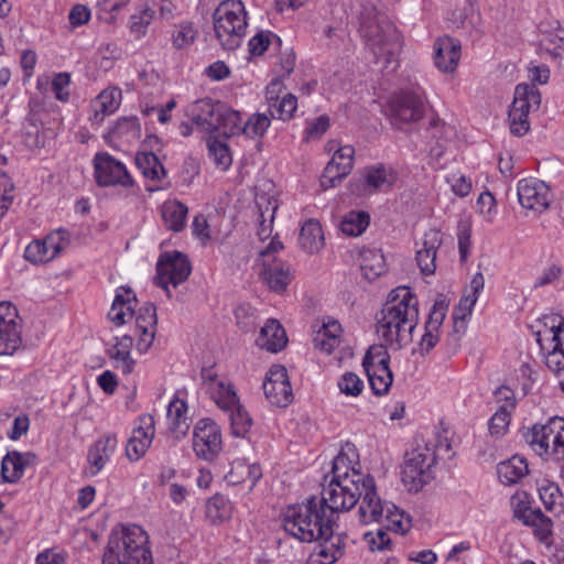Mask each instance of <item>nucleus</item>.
<instances>
[{
  "mask_svg": "<svg viewBox=\"0 0 564 564\" xmlns=\"http://www.w3.org/2000/svg\"><path fill=\"white\" fill-rule=\"evenodd\" d=\"M118 440L116 434H106L97 440L88 451L89 474L97 475L115 453Z\"/></svg>",
  "mask_w": 564,
  "mask_h": 564,
  "instance_id": "26",
  "label": "nucleus"
},
{
  "mask_svg": "<svg viewBox=\"0 0 564 564\" xmlns=\"http://www.w3.org/2000/svg\"><path fill=\"white\" fill-rule=\"evenodd\" d=\"M485 279L481 272H477L469 284V292L462 296L455 312L454 325L457 327L459 322H464L467 316L471 314L473 307L476 304L479 293L484 290Z\"/></svg>",
  "mask_w": 564,
  "mask_h": 564,
  "instance_id": "31",
  "label": "nucleus"
},
{
  "mask_svg": "<svg viewBox=\"0 0 564 564\" xmlns=\"http://www.w3.org/2000/svg\"><path fill=\"white\" fill-rule=\"evenodd\" d=\"M364 541L371 552L388 550L391 540L383 529H378L376 532H367L364 534Z\"/></svg>",
  "mask_w": 564,
  "mask_h": 564,
  "instance_id": "59",
  "label": "nucleus"
},
{
  "mask_svg": "<svg viewBox=\"0 0 564 564\" xmlns=\"http://www.w3.org/2000/svg\"><path fill=\"white\" fill-rule=\"evenodd\" d=\"M132 345L133 338L130 335H123L116 337V344L107 351L113 367L123 375H130L134 369L135 361L131 357Z\"/></svg>",
  "mask_w": 564,
  "mask_h": 564,
  "instance_id": "29",
  "label": "nucleus"
},
{
  "mask_svg": "<svg viewBox=\"0 0 564 564\" xmlns=\"http://www.w3.org/2000/svg\"><path fill=\"white\" fill-rule=\"evenodd\" d=\"M229 415L231 434L236 437H245L251 429L252 419L246 409L238 402L232 410L226 411Z\"/></svg>",
  "mask_w": 564,
  "mask_h": 564,
  "instance_id": "46",
  "label": "nucleus"
},
{
  "mask_svg": "<svg viewBox=\"0 0 564 564\" xmlns=\"http://www.w3.org/2000/svg\"><path fill=\"white\" fill-rule=\"evenodd\" d=\"M436 464V452L429 444L417 445L405 454L402 468V481L410 491H420L429 484L434 475L433 467Z\"/></svg>",
  "mask_w": 564,
  "mask_h": 564,
  "instance_id": "8",
  "label": "nucleus"
},
{
  "mask_svg": "<svg viewBox=\"0 0 564 564\" xmlns=\"http://www.w3.org/2000/svg\"><path fill=\"white\" fill-rule=\"evenodd\" d=\"M24 258L33 264H41L53 260L54 252H48L41 240H34L25 248Z\"/></svg>",
  "mask_w": 564,
  "mask_h": 564,
  "instance_id": "53",
  "label": "nucleus"
},
{
  "mask_svg": "<svg viewBox=\"0 0 564 564\" xmlns=\"http://www.w3.org/2000/svg\"><path fill=\"white\" fill-rule=\"evenodd\" d=\"M70 84V76L68 73H58L55 75L52 82V89L55 94V97L61 101H66L68 99V91L66 90Z\"/></svg>",
  "mask_w": 564,
  "mask_h": 564,
  "instance_id": "63",
  "label": "nucleus"
},
{
  "mask_svg": "<svg viewBox=\"0 0 564 564\" xmlns=\"http://www.w3.org/2000/svg\"><path fill=\"white\" fill-rule=\"evenodd\" d=\"M260 276L270 290L276 293L285 291L292 280L290 265L285 262L272 258V260H263Z\"/></svg>",
  "mask_w": 564,
  "mask_h": 564,
  "instance_id": "23",
  "label": "nucleus"
},
{
  "mask_svg": "<svg viewBox=\"0 0 564 564\" xmlns=\"http://www.w3.org/2000/svg\"><path fill=\"white\" fill-rule=\"evenodd\" d=\"M540 499L543 502L545 509L550 512L561 513L562 507V494L560 488L555 484H546L539 488Z\"/></svg>",
  "mask_w": 564,
  "mask_h": 564,
  "instance_id": "50",
  "label": "nucleus"
},
{
  "mask_svg": "<svg viewBox=\"0 0 564 564\" xmlns=\"http://www.w3.org/2000/svg\"><path fill=\"white\" fill-rule=\"evenodd\" d=\"M360 499L361 501L358 509L360 521L366 524L372 522L383 523V517L387 513L386 507L392 503H383L381 501L377 494L375 479L371 475L370 482H366Z\"/></svg>",
  "mask_w": 564,
  "mask_h": 564,
  "instance_id": "19",
  "label": "nucleus"
},
{
  "mask_svg": "<svg viewBox=\"0 0 564 564\" xmlns=\"http://www.w3.org/2000/svg\"><path fill=\"white\" fill-rule=\"evenodd\" d=\"M134 316L135 329L139 336L137 349L144 354L150 349L155 337L158 327L156 307L152 303H147L137 313L134 312Z\"/></svg>",
  "mask_w": 564,
  "mask_h": 564,
  "instance_id": "20",
  "label": "nucleus"
},
{
  "mask_svg": "<svg viewBox=\"0 0 564 564\" xmlns=\"http://www.w3.org/2000/svg\"><path fill=\"white\" fill-rule=\"evenodd\" d=\"M510 412L506 409H498L491 416L488 429L492 436L500 437L507 432L510 424Z\"/></svg>",
  "mask_w": 564,
  "mask_h": 564,
  "instance_id": "57",
  "label": "nucleus"
},
{
  "mask_svg": "<svg viewBox=\"0 0 564 564\" xmlns=\"http://www.w3.org/2000/svg\"><path fill=\"white\" fill-rule=\"evenodd\" d=\"M446 311L447 304L443 300L435 301L430 311L425 326L432 328V330H440L445 319Z\"/></svg>",
  "mask_w": 564,
  "mask_h": 564,
  "instance_id": "60",
  "label": "nucleus"
},
{
  "mask_svg": "<svg viewBox=\"0 0 564 564\" xmlns=\"http://www.w3.org/2000/svg\"><path fill=\"white\" fill-rule=\"evenodd\" d=\"M338 389L347 397H358L364 390V381L351 371L345 372L337 382Z\"/></svg>",
  "mask_w": 564,
  "mask_h": 564,
  "instance_id": "55",
  "label": "nucleus"
},
{
  "mask_svg": "<svg viewBox=\"0 0 564 564\" xmlns=\"http://www.w3.org/2000/svg\"><path fill=\"white\" fill-rule=\"evenodd\" d=\"M511 505L514 517L521 520L523 523H525L527 520L530 518V512H534V509H532L529 506L527 495L524 492L516 494L514 496H512Z\"/></svg>",
  "mask_w": 564,
  "mask_h": 564,
  "instance_id": "61",
  "label": "nucleus"
},
{
  "mask_svg": "<svg viewBox=\"0 0 564 564\" xmlns=\"http://www.w3.org/2000/svg\"><path fill=\"white\" fill-rule=\"evenodd\" d=\"M336 517L316 497L306 502L289 506L282 514L285 532L303 543H319L318 556L332 564L344 553L341 536H334Z\"/></svg>",
  "mask_w": 564,
  "mask_h": 564,
  "instance_id": "1",
  "label": "nucleus"
},
{
  "mask_svg": "<svg viewBox=\"0 0 564 564\" xmlns=\"http://www.w3.org/2000/svg\"><path fill=\"white\" fill-rule=\"evenodd\" d=\"M440 340V330H432L430 327H424V334L419 343V352L422 356L429 355Z\"/></svg>",
  "mask_w": 564,
  "mask_h": 564,
  "instance_id": "64",
  "label": "nucleus"
},
{
  "mask_svg": "<svg viewBox=\"0 0 564 564\" xmlns=\"http://www.w3.org/2000/svg\"><path fill=\"white\" fill-rule=\"evenodd\" d=\"M442 245L441 232L435 228H430L424 234L422 248L416 251V262L424 275H431L435 272L436 252Z\"/></svg>",
  "mask_w": 564,
  "mask_h": 564,
  "instance_id": "25",
  "label": "nucleus"
},
{
  "mask_svg": "<svg viewBox=\"0 0 564 564\" xmlns=\"http://www.w3.org/2000/svg\"><path fill=\"white\" fill-rule=\"evenodd\" d=\"M525 442L541 457L564 462V419L551 417L545 424H534L524 433Z\"/></svg>",
  "mask_w": 564,
  "mask_h": 564,
  "instance_id": "7",
  "label": "nucleus"
},
{
  "mask_svg": "<svg viewBox=\"0 0 564 564\" xmlns=\"http://www.w3.org/2000/svg\"><path fill=\"white\" fill-rule=\"evenodd\" d=\"M386 508L387 513L383 517L386 529L400 534L406 533L411 528L410 518L394 505L387 506Z\"/></svg>",
  "mask_w": 564,
  "mask_h": 564,
  "instance_id": "47",
  "label": "nucleus"
},
{
  "mask_svg": "<svg viewBox=\"0 0 564 564\" xmlns=\"http://www.w3.org/2000/svg\"><path fill=\"white\" fill-rule=\"evenodd\" d=\"M154 18V10L148 6L130 17V30L138 36L144 35Z\"/></svg>",
  "mask_w": 564,
  "mask_h": 564,
  "instance_id": "52",
  "label": "nucleus"
},
{
  "mask_svg": "<svg viewBox=\"0 0 564 564\" xmlns=\"http://www.w3.org/2000/svg\"><path fill=\"white\" fill-rule=\"evenodd\" d=\"M498 477L505 485H513L521 480L529 473V466L523 457L512 456L498 465Z\"/></svg>",
  "mask_w": 564,
  "mask_h": 564,
  "instance_id": "35",
  "label": "nucleus"
},
{
  "mask_svg": "<svg viewBox=\"0 0 564 564\" xmlns=\"http://www.w3.org/2000/svg\"><path fill=\"white\" fill-rule=\"evenodd\" d=\"M210 98H204L192 102L186 110L191 120L204 132H214L217 124L218 105Z\"/></svg>",
  "mask_w": 564,
  "mask_h": 564,
  "instance_id": "24",
  "label": "nucleus"
},
{
  "mask_svg": "<svg viewBox=\"0 0 564 564\" xmlns=\"http://www.w3.org/2000/svg\"><path fill=\"white\" fill-rule=\"evenodd\" d=\"M137 304V296L130 288L121 286L117 292L108 318L116 326L124 325L129 319L134 316V306Z\"/></svg>",
  "mask_w": 564,
  "mask_h": 564,
  "instance_id": "27",
  "label": "nucleus"
},
{
  "mask_svg": "<svg viewBox=\"0 0 564 564\" xmlns=\"http://www.w3.org/2000/svg\"><path fill=\"white\" fill-rule=\"evenodd\" d=\"M435 66L444 73H453L460 59V42L457 39L445 35L435 42Z\"/></svg>",
  "mask_w": 564,
  "mask_h": 564,
  "instance_id": "22",
  "label": "nucleus"
},
{
  "mask_svg": "<svg viewBox=\"0 0 564 564\" xmlns=\"http://www.w3.org/2000/svg\"><path fill=\"white\" fill-rule=\"evenodd\" d=\"M139 425L133 429L126 446V455L130 462L141 459L152 444L155 434V421L151 414H142Z\"/></svg>",
  "mask_w": 564,
  "mask_h": 564,
  "instance_id": "18",
  "label": "nucleus"
},
{
  "mask_svg": "<svg viewBox=\"0 0 564 564\" xmlns=\"http://www.w3.org/2000/svg\"><path fill=\"white\" fill-rule=\"evenodd\" d=\"M148 535L139 525L123 528L121 536H112L102 557V564H151L147 546Z\"/></svg>",
  "mask_w": 564,
  "mask_h": 564,
  "instance_id": "5",
  "label": "nucleus"
},
{
  "mask_svg": "<svg viewBox=\"0 0 564 564\" xmlns=\"http://www.w3.org/2000/svg\"><path fill=\"white\" fill-rule=\"evenodd\" d=\"M390 356L382 347H370L362 360L371 390L377 395L387 393L392 384L393 376L389 368Z\"/></svg>",
  "mask_w": 564,
  "mask_h": 564,
  "instance_id": "11",
  "label": "nucleus"
},
{
  "mask_svg": "<svg viewBox=\"0 0 564 564\" xmlns=\"http://www.w3.org/2000/svg\"><path fill=\"white\" fill-rule=\"evenodd\" d=\"M223 446L220 427L210 419L197 422L193 434V449L200 459L212 462Z\"/></svg>",
  "mask_w": 564,
  "mask_h": 564,
  "instance_id": "13",
  "label": "nucleus"
},
{
  "mask_svg": "<svg viewBox=\"0 0 564 564\" xmlns=\"http://www.w3.org/2000/svg\"><path fill=\"white\" fill-rule=\"evenodd\" d=\"M121 91L118 88L102 90L91 104L94 120L102 121L105 116L115 112L119 107Z\"/></svg>",
  "mask_w": 564,
  "mask_h": 564,
  "instance_id": "40",
  "label": "nucleus"
},
{
  "mask_svg": "<svg viewBox=\"0 0 564 564\" xmlns=\"http://www.w3.org/2000/svg\"><path fill=\"white\" fill-rule=\"evenodd\" d=\"M286 343L285 330L276 319H268L257 338V345L270 352L282 350Z\"/></svg>",
  "mask_w": 564,
  "mask_h": 564,
  "instance_id": "30",
  "label": "nucleus"
},
{
  "mask_svg": "<svg viewBox=\"0 0 564 564\" xmlns=\"http://www.w3.org/2000/svg\"><path fill=\"white\" fill-rule=\"evenodd\" d=\"M202 376L207 392L219 409L227 411L237 405L239 398L230 383L218 380L209 370H204Z\"/></svg>",
  "mask_w": 564,
  "mask_h": 564,
  "instance_id": "21",
  "label": "nucleus"
},
{
  "mask_svg": "<svg viewBox=\"0 0 564 564\" xmlns=\"http://www.w3.org/2000/svg\"><path fill=\"white\" fill-rule=\"evenodd\" d=\"M564 332V322H560L558 325H552V341L554 346L552 350L547 352L545 357V364L547 368L556 373L564 372V350L560 348L561 339L560 334Z\"/></svg>",
  "mask_w": 564,
  "mask_h": 564,
  "instance_id": "43",
  "label": "nucleus"
},
{
  "mask_svg": "<svg viewBox=\"0 0 564 564\" xmlns=\"http://www.w3.org/2000/svg\"><path fill=\"white\" fill-rule=\"evenodd\" d=\"M270 36V32L263 31H260L254 36H252L248 43L250 54L257 56L262 55L271 43Z\"/></svg>",
  "mask_w": 564,
  "mask_h": 564,
  "instance_id": "62",
  "label": "nucleus"
},
{
  "mask_svg": "<svg viewBox=\"0 0 564 564\" xmlns=\"http://www.w3.org/2000/svg\"><path fill=\"white\" fill-rule=\"evenodd\" d=\"M518 200L529 210L544 212L551 202V191L545 182L529 177L518 183Z\"/></svg>",
  "mask_w": 564,
  "mask_h": 564,
  "instance_id": "16",
  "label": "nucleus"
},
{
  "mask_svg": "<svg viewBox=\"0 0 564 564\" xmlns=\"http://www.w3.org/2000/svg\"><path fill=\"white\" fill-rule=\"evenodd\" d=\"M360 33L383 68L397 63L401 50L400 35L390 23L378 20L373 7L366 9V14L361 13Z\"/></svg>",
  "mask_w": 564,
  "mask_h": 564,
  "instance_id": "4",
  "label": "nucleus"
},
{
  "mask_svg": "<svg viewBox=\"0 0 564 564\" xmlns=\"http://www.w3.org/2000/svg\"><path fill=\"white\" fill-rule=\"evenodd\" d=\"M271 126V118L263 112H257L242 126V133L251 139H262Z\"/></svg>",
  "mask_w": 564,
  "mask_h": 564,
  "instance_id": "48",
  "label": "nucleus"
},
{
  "mask_svg": "<svg viewBox=\"0 0 564 564\" xmlns=\"http://www.w3.org/2000/svg\"><path fill=\"white\" fill-rule=\"evenodd\" d=\"M209 155L215 164L223 171L227 170L232 162V158L227 144L214 140L208 143Z\"/></svg>",
  "mask_w": 564,
  "mask_h": 564,
  "instance_id": "54",
  "label": "nucleus"
},
{
  "mask_svg": "<svg viewBox=\"0 0 564 564\" xmlns=\"http://www.w3.org/2000/svg\"><path fill=\"white\" fill-rule=\"evenodd\" d=\"M300 247L307 253H316L324 247V234L315 219L304 223L299 237Z\"/></svg>",
  "mask_w": 564,
  "mask_h": 564,
  "instance_id": "34",
  "label": "nucleus"
},
{
  "mask_svg": "<svg viewBox=\"0 0 564 564\" xmlns=\"http://www.w3.org/2000/svg\"><path fill=\"white\" fill-rule=\"evenodd\" d=\"M22 344L19 324L0 325V355H13Z\"/></svg>",
  "mask_w": 564,
  "mask_h": 564,
  "instance_id": "44",
  "label": "nucleus"
},
{
  "mask_svg": "<svg viewBox=\"0 0 564 564\" xmlns=\"http://www.w3.org/2000/svg\"><path fill=\"white\" fill-rule=\"evenodd\" d=\"M135 164L144 177L161 181L166 172L159 158L152 152H140L135 156Z\"/></svg>",
  "mask_w": 564,
  "mask_h": 564,
  "instance_id": "42",
  "label": "nucleus"
},
{
  "mask_svg": "<svg viewBox=\"0 0 564 564\" xmlns=\"http://www.w3.org/2000/svg\"><path fill=\"white\" fill-rule=\"evenodd\" d=\"M96 182L99 186L131 187L133 180L126 166L110 154L97 153L94 158Z\"/></svg>",
  "mask_w": 564,
  "mask_h": 564,
  "instance_id": "14",
  "label": "nucleus"
},
{
  "mask_svg": "<svg viewBox=\"0 0 564 564\" xmlns=\"http://www.w3.org/2000/svg\"><path fill=\"white\" fill-rule=\"evenodd\" d=\"M364 187L368 193L384 191L392 186L395 181L394 174L390 169L379 164L366 167L362 175Z\"/></svg>",
  "mask_w": 564,
  "mask_h": 564,
  "instance_id": "32",
  "label": "nucleus"
},
{
  "mask_svg": "<svg viewBox=\"0 0 564 564\" xmlns=\"http://www.w3.org/2000/svg\"><path fill=\"white\" fill-rule=\"evenodd\" d=\"M360 270L367 280H375L386 271L384 256L380 249L365 248L360 251Z\"/></svg>",
  "mask_w": 564,
  "mask_h": 564,
  "instance_id": "36",
  "label": "nucleus"
},
{
  "mask_svg": "<svg viewBox=\"0 0 564 564\" xmlns=\"http://www.w3.org/2000/svg\"><path fill=\"white\" fill-rule=\"evenodd\" d=\"M530 514L524 524L533 527L535 535L541 541H546L552 533V520L544 516L540 509H534V512H530Z\"/></svg>",
  "mask_w": 564,
  "mask_h": 564,
  "instance_id": "51",
  "label": "nucleus"
},
{
  "mask_svg": "<svg viewBox=\"0 0 564 564\" xmlns=\"http://www.w3.org/2000/svg\"><path fill=\"white\" fill-rule=\"evenodd\" d=\"M541 94L534 85L519 84L509 110L508 120L513 135L522 137L530 130L529 113L539 109Z\"/></svg>",
  "mask_w": 564,
  "mask_h": 564,
  "instance_id": "9",
  "label": "nucleus"
},
{
  "mask_svg": "<svg viewBox=\"0 0 564 564\" xmlns=\"http://www.w3.org/2000/svg\"><path fill=\"white\" fill-rule=\"evenodd\" d=\"M358 454L354 446L347 445L334 458L332 479L327 487L323 488L319 500L334 512L348 511L356 506L362 496L366 482H370V475L364 474L356 466Z\"/></svg>",
  "mask_w": 564,
  "mask_h": 564,
  "instance_id": "3",
  "label": "nucleus"
},
{
  "mask_svg": "<svg viewBox=\"0 0 564 564\" xmlns=\"http://www.w3.org/2000/svg\"><path fill=\"white\" fill-rule=\"evenodd\" d=\"M214 30L224 50L240 46L247 29V12L240 0H225L214 12Z\"/></svg>",
  "mask_w": 564,
  "mask_h": 564,
  "instance_id": "6",
  "label": "nucleus"
},
{
  "mask_svg": "<svg viewBox=\"0 0 564 564\" xmlns=\"http://www.w3.org/2000/svg\"><path fill=\"white\" fill-rule=\"evenodd\" d=\"M419 316L416 295L399 286L390 292L377 317V334L387 347L402 349L412 341Z\"/></svg>",
  "mask_w": 564,
  "mask_h": 564,
  "instance_id": "2",
  "label": "nucleus"
},
{
  "mask_svg": "<svg viewBox=\"0 0 564 564\" xmlns=\"http://www.w3.org/2000/svg\"><path fill=\"white\" fill-rule=\"evenodd\" d=\"M191 272L192 265L185 254L178 251L164 252L156 263L155 284L171 297L169 285L178 286L188 279Z\"/></svg>",
  "mask_w": 564,
  "mask_h": 564,
  "instance_id": "10",
  "label": "nucleus"
},
{
  "mask_svg": "<svg viewBox=\"0 0 564 564\" xmlns=\"http://www.w3.org/2000/svg\"><path fill=\"white\" fill-rule=\"evenodd\" d=\"M265 398L273 405L285 408L293 400V391L284 366L273 365L263 382Z\"/></svg>",
  "mask_w": 564,
  "mask_h": 564,
  "instance_id": "15",
  "label": "nucleus"
},
{
  "mask_svg": "<svg viewBox=\"0 0 564 564\" xmlns=\"http://www.w3.org/2000/svg\"><path fill=\"white\" fill-rule=\"evenodd\" d=\"M217 121L214 132H219L221 135L230 137L239 134L242 131V119L240 112L224 104L218 105Z\"/></svg>",
  "mask_w": 564,
  "mask_h": 564,
  "instance_id": "37",
  "label": "nucleus"
},
{
  "mask_svg": "<svg viewBox=\"0 0 564 564\" xmlns=\"http://www.w3.org/2000/svg\"><path fill=\"white\" fill-rule=\"evenodd\" d=\"M423 115V99L413 91L397 93L388 101V118L395 128L402 129L403 124L417 122Z\"/></svg>",
  "mask_w": 564,
  "mask_h": 564,
  "instance_id": "12",
  "label": "nucleus"
},
{
  "mask_svg": "<svg viewBox=\"0 0 564 564\" xmlns=\"http://www.w3.org/2000/svg\"><path fill=\"white\" fill-rule=\"evenodd\" d=\"M341 326L337 321H329L316 332L314 345L319 350L332 354L340 344Z\"/></svg>",
  "mask_w": 564,
  "mask_h": 564,
  "instance_id": "33",
  "label": "nucleus"
},
{
  "mask_svg": "<svg viewBox=\"0 0 564 564\" xmlns=\"http://www.w3.org/2000/svg\"><path fill=\"white\" fill-rule=\"evenodd\" d=\"M188 208L178 200H166L161 207V215L165 226L175 232L183 230Z\"/></svg>",
  "mask_w": 564,
  "mask_h": 564,
  "instance_id": "39",
  "label": "nucleus"
},
{
  "mask_svg": "<svg viewBox=\"0 0 564 564\" xmlns=\"http://www.w3.org/2000/svg\"><path fill=\"white\" fill-rule=\"evenodd\" d=\"M41 242L45 243L48 252H54L55 259L68 243V232L65 229H58L47 235Z\"/></svg>",
  "mask_w": 564,
  "mask_h": 564,
  "instance_id": "58",
  "label": "nucleus"
},
{
  "mask_svg": "<svg viewBox=\"0 0 564 564\" xmlns=\"http://www.w3.org/2000/svg\"><path fill=\"white\" fill-rule=\"evenodd\" d=\"M446 182L451 185L452 192L462 198L468 196L473 188L471 180L459 172L448 175Z\"/></svg>",
  "mask_w": 564,
  "mask_h": 564,
  "instance_id": "56",
  "label": "nucleus"
},
{
  "mask_svg": "<svg viewBox=\"0 0 564 564\" xmlns=\"http://www.w3.org/2000/svg\"><path fill=\"white\" fill-rule=\"evenodd\" d=\"M268 106V116L271 119L288 121L293 118L297 109V98L291 93L284 94L276 101L265 102Z\"/></svg>",
  "mask_w": 564,
  "mask_h": 564,
  "instance_id": "41",
  "label": "nucleus"
},
{
  "mask_svg": "<svg viewBox=\"0 0 564 564\" xmlns=\"http://www.w3.org/2000/svg\"><path fill=\"white\" fill-rule=\"evenodd\" d=\"M167 419L170 422V429L174 434H176V437L186 435L191 421L187 416V405L183 400L174 398L170 402L167 406Z\"/></svg>",
  "mask_w": 564,
  "mask_h": 564,
  "instance_id": "38",
  "label": "nucleus"
},
{
  "mask_svg": "<svg viewBox=\"0 0 564 564\" xmlns=\"http://www.w3.org/2000/svg\"><path fill=\"white\" fill-rule=\"evenodd\" d=\"M36 456L33 453L9 452L1 463V476L6 482L18 481L24 468L35 462Z\"/></svg>",
  "mask_w": 564,
  "mask_h": 564,
  "instance_id": "28",
  "label": "nucleus"
},
{
  "mask_svg": "<svg viewBox=\"0 0 564 564\" xmlns=\"http://www.w3.org/2000/svg\"><path fill=\"white\" fill-rule=\"evenodd\" d=\"M197 33L192 22H182L175 25L172 33V44L176 50L187 48L195 42Z\"/></svg>",
  "mask_w": 564,
  "mask_h": 564,
  "instance_id": "49",
  "label": "nucleus"
},
{
  "mask_svg": "<svg viewBox=\"0 0 564 564\" xmlns=\"http://www.w3.org/2000/svg\"><path fill=\"white\" fill-rule=\"evenodd\" d=\"M354 155L355 149L351 145H344L335 150L321 176V186L324 189L337 186L351 172Z\"/></svg>",
  "mask_w": 564,
  "mask_h": 564,
  "instance_id": "17",
  "label": "nucleus"
},
{
  "mask_svg": "<svg viewBox=\"0 0 564 564\" xmlns=\"http://www.w3.org/2000/svg\"><path fill=\"white\" fill-rule=\"evenodd\" d=\"M370 215L364 210H350L347 213L341 221L340 229L348 236H360L369 226Z\"/></svg>",
  "mask_w": 564,
  "mask_h": 564,
  "instance_id": "45",
  "label": "nucleus"
}]
</instances>
